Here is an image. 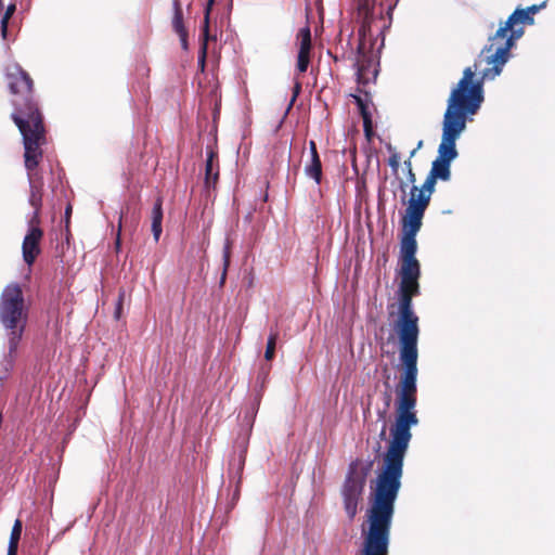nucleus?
<instances>
[{"instance_id":"nucleus-42","label":"nucleus","mask_w":555,"mask_h":555,"mask_svg":"<svg viewBox=\"0 0 555 555\" xmlns=\"http://www.w3.org/2000/svg\"><path fill=\"white\" fill-rule=\"evenodd\" d=\"M244 465V459L241 460V468L243 467Z\"/></svg>"},{"instance_id":"nucleus-1","label":"nucleus","mask_w":555,"mask_h":555,"mask_svg":"<svg viewBox=\"0 0 555 555\" xmlns=\"http://www.w3.org/2000/svg\"><path fill=\"white\" fill-rule=\"evenodd\" d=\"M439 179L428 172L422 186L413 185L405 215L402 218L400 241L398 288V318L393 330L399 339V359L403 371L397 385V401H417V343L420 318L413 310V298L421 294V263L416 259V234L422 228L423 218L435 193Z\"/></svg>"},{"instance_id":"nucleus-28","label":"nucleus","mask_w":555,"mask_h":555,"mask_svg":"<svg viewBox=\"0 0 555 555\" xmlns=\"http://www.w3.org/2000/svg\"><path fill=\"white\" fill-rule=\"evenodd\" d=\"M309 150H310L311 157H313L314 155H319L318 150H317V143L312 140L309 142Z\"/></svg>"},{"instance_id":"nucleus-12","label":"nucleus","mask_w":555,"mask_h":555,"mask_svg":"<svg viewBox=\"0 0 555 555\" xmlns=\"http://www.w3.org/2000/svg\"><path fill=\"white\" fill-rule=\"evenodd\" d=\"M219 179V160L218 153L212 149L207 151V158L205 164V190L209 193L215 190Z\"/></svg>"},{"instance_id":"nucleus-10","label":"nucleus","mask_w":555,"mask_h":555,"mask_svg":"<svg viewBox=\"0 0 555 555\" xmlns=\"http://www.w3.org/2000/svg\"><path fill=\"white\" fill-rule=\"evenodd\" d=\"M28 225V231L22 243V254L23 260L30 267L41 253L40 243L43 238V231L40 223H35L33 220H29Z\"/></svg>"},{"instance_id":"nucleus-30","label":"nucleus","mask_w":555,"mask_h":555,"mask_svg":"<svg viewBox=\"0 0 555 555\" xmlns=\"http://www.w3.org/2000/svg\"><path fill=\"white\" fill-rule=\"evenodd\" d=\"M70 215H72V206L67 205V207L65 209V218H66L67 223L69 222Z\"/></svg>"},{"instance_id":"nucleus-32","label":"nucleus","mask_w":555,"mask_h":555,"mask_svg":"<svg viewBox=\"0 0 555 555\" xmlns=\"http://www.w3.org/2000/svg\"><path fill=\"white\" fill-rule=\"evenodd\" d=\"M406 186H408V184H406L405 182L400 181V190H401V192H402L403 194H404V193H405V191H406Z\"/></svg>"},{"instance_id":"nucleus-29","label":"nucleus","mask_w":555,"mask_h":555,"mask_svg":"<svg viewBox=\"0 0 555 555\" xmlns=\"http://www.w3.org/2000/svg\"><path fill=\"white\" fill-rule=\"evenodd\" d=\"M403 165H404L405 171L413 170L412 159H410V158L405 159Z\"/></svg>"},{"instance_id":"nucleus-25","label":"nucleus","mask_w":555,"mask_h":555,"mask_svg":"<svg viewBox=\"0 0 555 555\" xmlns=\"http://www.w3.org/2000/svg\"><path fill=\"white\" fill-rule=\"evenodd\" d=\"M223 24H224V21H223V20L220 22V24H218L217 22H215V23L211 25V24L209 23V33H210V31H212V33H215V34H217V33L222 34V33H224V31H228V28H227V27H224V25H223Z\"/></svg>"},{"instance_id":"nucleus-21","label":"nucleus","mask_w":555,"mask_h":555,"mask_svg":"<svg viewBox=\"0 0 555 555\" xmlns=\"http://www.w3.org/2000/svg\"><path fill=\"white\" fill-rule=\"evenodd\" d=\"M215 1L216 0H207L205 11H204V22H203V26H202V31H203L202 35H209V17H210V12L215 4Z\"/></svg>"},{"instance_id":"nucleus-27","label":"nucleus","mask_w":555,"mask_h":555,"mask_svg":"<svg viewBox=\"0 0 555 555\" xmlns=\"http://www.w3.org/2000/svg\"><path fill=\"white\" fill-rule=\"evenodd\" d=\"M385 398H386V408H385V410L383 412H379V416L380 417H385L386 411H387V409L390 405V400H391L390 392H385Z\"/></svg>"},{"instance_id":"nucleus-20","label":"nucleus","mask_w":555,"mask_h":555,"mask_svg":"<svg viewBox=\"0 0 555 555\" xmlns=\"http://www.w3.org/2000/svg\"><path fill=\"white\" fill-rule=\"evenodd\" d=\"M388 151L390 152V156L388 157V165L392 170L395 176H398V170L400 166V154L389 144Z\"/></svg>"},{"instance_id":"nucleus-34","label":"nucleus","mask_w":555,"mask_h":555,"mask_svg":"<svg viewBox=\"0 0 555 555\" xmlns=\"http://www.w3.org/2000/svg\"><path fill=\"white\" fill-rule=\"evenodd\" d=\"M367 31L372 33V31H373V28H372L371 26H369ZM365 33H366V29H365V28H363V29H361V30H360V35H365Z\"/></svg>"},{"instance_id":"nucleus-3","label":"nucleus","mask_w":555,"mask_h":555,"mask_svg":"<svg viewBox=\"0 0 555 555\" xmlns=\"http://www.w3.org/2000/svg\"><path fill=\"white\" fill-rule=\"evenodd\" d=\"M4 79L11 94V119L21 132L22 140L47 137L43 114L35 94V82L17 63L4 68Z\"/></svg>"},{"instance_id":"nucleus-23","label":"nucleus","mask_w":555,"mask_h":555,"mask_svg":"<svg viewBox=\"0 0 555 555\" xmlns=\"http://www.w3.org/2000/svg\"><path fill=\"white\" fill-rule=\"evenodd\" d=\"M216 39H217V37H202L201 48H199V55H198V61L202 64V66H204V64H205V60H206V55H207L208 42L210 40H216Z\"/></svg>"},{"instance_id":"nucleus-18","label":"nucleus","mask_w":555,"mask_h":555,"mask_svg":"<svg viewBox=\"0 0 555 555\" xmlns=\"http://www.w3.org/2000/svg\"><path fill=\"white\" fill-rule=\"evenodd\" d=\"M278 338L279 332L276 330L271 331L268 337L267 347L264 351V358L267 361H271L274 358Z\"/></svg>"},{"instance_id":"nucleus-15","label":"nucleus","mask_w":555,"mask_h":555,"mask_svg":"<svg viewBox=\"0 0 555 555\" xmlns=\"http://www.w3.org/2000/svg\"><path fill=\"white\" fill-rule=\"evenodd\" d=\"M152 232L154 240L156 242L159 241L160 234L163 232L162 222H163V198L159 196L156 198L153 209H152Z\"/></svg>"},{"instance_id":"nucleus-9","label":"nucleus","mask_w":555,"mask_h":555,"mask_svg":"<svg viewBox=\"0 0 555 555\" xmlns=\"http://www.w3.org/2000/svg\"><path fill=\"white\" fill-rule=\"evenodd\" d=\"M542 5H531L527 9H517L496 30L495 35H506L511 31V35L521 34L524 31L521 25L533 24V15L542 8Z\"/></svg>"},{"instance_id":"nucleus-38","label":"nucleus","mask_w":555,"mask_h":555,"mask_svg":"<svg viewBox=\"0 0 555 555\" xmlns=\"http://www.w3.org/2000/svg\"><path fill=\"white\" fill-rule=\"evenodd\" d=\"M385 434H386V426L384 425V427L380 431V437H385Z\"/></svg>"},{"instance_id":"nucleus-35","label":"nucleus","mask_w":555,"mask_h":555,"mask_svg":"<svg viewBox=\"0 0 555 555\" xmlns=\"http://www.w3.org/2000/svg\"><path fill=\"white\" fill-rule=\"evenodd\" d=\"M299 35H306V36H309L310 35V29L309 28H305L302 29Z\"/></svg>"},{"instance_id":"nucleus-22","label":"nucleus","mask_w":555,"mask_h":555,"mask_svg":"<svg viewBox=\"0 0 555 555\" xmlns=\"http://www.w3.org/2000/svg\"><path fill=\"white\" fill-rule=\"evenodd\" d=\"M230 257H231V247H230V244L227 243L224 248H223V255H222L223 271H222V274H221V278H220V283L221 284L224 283L225 278H227L228 268L230 266Z\"/></svg>"},{"instance_id":"nucleus-17","label":"nucleus","mask_w":555,"mask_h":555,"mask_svg":"<svg viewBox=\"0 0 555 555\" xmlns=\"http://www.w3.org/2000/svg\"><path fill=\"white\" fill-rule=\"evenodd\" d=\"M305 173L313 179L317 184L322 181V163L319 155L311 157L309 164L305 166Z\"/></svg>"},{"instance_id":"nucleus-41","label":"nucleus","mask_w":555,"mask_h":555,"mask_svg":"<svg viewBox=\"0 0 555 555\" xmlns=\"http://www.w3.org/2000/svg\"><path fill=\"white\" fill-rule=\"evenodd\" d=\"M190 8H191V3H188V4H186V10L189 11V10H190Z\"/></svg>"},{"instance_id":"nucleus-7","label":"nucleus","mask_w":555,"mask_h":555,"mask_svg":"<svg viewBox=\"0 0 555 555\" xmlns=\"http://www.w3.org/2000/svg\"><path fill=\"white\" fill-rule=\"evenodd\" d=\"M384 39L385 37H358L356 61L358 88L366 89L367 85L375 82Z\"/></svg>"},{"instance_id":"nucleus-37","label":"nucleus","mask_w":555,"mask_h":555,"mask_svg":"<svg viewBox=\"0 0 555 555\" xmlns=\"http://www.w3.org/2000/svg\"><path fill=\"white\" fill-rule=\"evenodd\" d=\"M422 146H423V141L421 140V141H418L415 149L418 151L420 149H422Z\"/></svg>"},{"instance_id":"nucleus-39","label":"nucleus","mask_w":555,"mask_h":555,"mask_svg":"<svg viewBox=\"0 0 555 555\" xmlns=\"http://www.w3.org/2000/svg\"><path fill=\"white\" fill-rule=\"evenodd\" d=\"M4 9V1L0 0V11Z\"/></svg>"},{"instance_id":"nucleus-6","label":"nucleus","mask_w":555,"mask_h":555,"mask_svg":"<svg viewBox=\"0 0 555 555\" xmlns=\"http://www.w3.org/2000/svg\"><path fill=\"white\" fill-rule=\"evenodd\" d=\"M47 144L46 138L28 139L23 141L24 146V165L27 171L29 182V205L34 208L30 218L33 222L40 223V211L43 198V176L38 170V166L43 158L42 146Z\"/></svg>"},{"instance_id":"nucleus-4","label":"nucleus","mask_w":555,"mask_h":555,"mask_svg":"<svg viewBox=\"0 0 555 555\" xmlns=\"http://www.w3.org/2000/svg\"><path fill=\"white\" fill-rule=\"evenodd\" d=\"M28 320L22 287L17 283L8 284L0 296V323L8 337L9 365L12 366L17 347L22 340Z\"/></svg>"},{"instance_id":"nucleus-26","label":"nucleus","mask_w":555,"mask_h":555,"mask_svg":"<svg viewBox=\"0 0 555 555\" xmlns=\"http://www.w3.org/2000/svg\"><path fill=\"white\" fill-rule=\"evenodd\" d=\"M406 181H408V183H411L412 186L415 185L416 173L414 172V169L411 171H406Z\"/></svg>"},{"instance_id":"nucleus-24","label":"nucleus","mask_w":555,"mask_h":555,"mask_svg":"<svg viewBox=\"0 0 555 555\" xmlns=\"http://www.w3.org/2000/svg\"><path fill=\"white\" fill-rule=\"evenodd\" d=\"M124 299H125V291H120L118 294L115 312H114V317L116 320H119L121 317Z\"/></svg>"},{"instance_id":"nucleus-2","label":"nucleus","mask_w":555,"mask_h":555,"mask_svg":"<svg viewBox=\"0 0 555 555\" xmlns=\"http://www.w3.org/2000/svg\"><path fill=\"white\" fill-rule=\"evenodd\" d=\"M519 37H490L473 66L463 70V76L452 89L447 109L468 119L477 114L485 100L483 83L499 76L509 59V50Z\"/></svg>"},{"instance_id":"nucleus-13","label":"nucleus","mask_w":555,"mask_h":555,"mask_svg":"<svg viewBox=\"0 0 555 555\" xmlns=\"http://www.w3.org/2000/svg\"><path fill=\"white\" fill-rule=\"evenodd\" d=\"M171 27L178 35H189L191 31V21L185 18L181 0L172 1Z\"/></svg>"},{"instance_id":"nucleus-11","label":"nucleus","mask_w":555,"mask_h":555,"mask_svg":"<svg viewBox=\"0 0 555 555\" xmlns=\"http://www.w3.org/2000/svg\"><path fill=\"white\" fill-rule=\"evenodd\" d=\"M359 94H351L354 100L359 113L363 119V131L367 140L373 137V120L370 105L373 104L371 92L364 88H357Z\"/></svg>"},{"instance_id":"nucleus-16","label":"nucleus","mask_w":555,"mask_h":555,"mask_svg":"<svg viewBox=\"0 0 555 555\" xmlns=\"http://www.w3.org/2000/svg\"><path fill=\"white\" fill-rule=\"evenodd\" d=\"M23 522L16 519L11 530L8 555H17L18 542L21 540Z\"/></svg>"},{"instance_id":"nucleus-19","label":"nucleus","mask_w":555,"mask_h":555,"mask_svg":"<svg viewBox=\"0 0 555 555\" xmlns=\"http://www.w3.org/2000/svg\"><path fill=\"white\" fill-rule=\"evenodd\" d=\"M16 5L15 2H9L5 9V12L1 18V35H7L9 30V20L15 12Z\"/></svg>"},{"instance_id":"nucleus-40","label":"nucleus","mask_w":555,"mask_h":555,"mask_svg":"<svg viewBox=\"0 0 555 555\" xmlns=\"http://www.w3.org/2000/svg\"><path fill=\"white\" fill-rule=\"evenodd\" d=\"M122 215L119 217V229L121 228Z\"/></svg>"},{"instance_id":"nucleus-36","label":"nucleus","mask_w":555,"mask_h":555,"mask_svg":"<svg viewBox=\"0 0 555 555\" xmlns=\"http://www.w3.org/2000/svg\"><path fill=\"white\" fill-rule=\"evenodd\" d=\"M416 152H417V150H416V149H414L413 151H411V153H410V155H409V158H410V159H412V158L415 156Z\"/></svg>"},{"instance_id":"nucleus-31","label":"nucleus","mask_w":555,"mask_h":555,"mask_svg":"<svg viewBox=\"0 0 555 555\" xmlns=\"http://www.w3.org/2000/svg\"><path fill=\"white\" fill-rule=\"evenodd\" d=\"M300 89H301V85L299 82H297L294 87V96H296L299 93Z\"/></svg>"},{"instance_id":"nucleus-14","label":"nucleus","mask_w":555,"mask_h":555,"mask_svg":"<svg viewBox=\"0 0 555 555\" xmlns=\"http://www.w3.org/2000/svg\"><path fill=\"white\" fill-rule=\"evenodd\" d=\"M312 55V41L311 37H301L299 50L297 54L296 69L299 74H305L308 70Z\"/></svg>"},{"instance_id":"nucleus-5","label":"nucleus","mask_w":555,"mask_h":555,"mask_svg":"<svg viewBox=\"0 0 555 555\" xmlns=\"http://www.w3.org/2000/svg\"><path fill=\"white\" fill-rule=\"evenodd\" d=\"M469 119L446 109L442 121V138L438 146V156L431 164L429 172L441 181L451 179V163L454 160L459 152L456 150V140L465 130Z\"/></svg>"},{"instance_id":"nucleus-8","label":"nucleus","mask_w":555,"mask_h":555,"mask_svg":"<svg viewBox=\"0 0 555 555\" xmlns=\"http://www.w3.org/2000/svg\"><path fill=\"white\" fill-rule=\"evenodd\" d=\"M359 464L360 462L357 460L349 465L348 474L341 489L344 508L350 520H352L358 513V505L362 500L365 479L373 463L370 462L361 472L358 470Z\"/></svg>"},{"instance_id":"nucleus-33","label":"nucleus","mask_w":555,"mask_h":555,"mask_svg":"<svg viewBox=\"0 0 555 555\" xmlns=\"http://www.w3.org/2000/svg\"><path fill=\"white\" fill-rule=\"evenodd\" d=\"M181 38V44L184 49L188 47V37H180Z\"/></svg>"}]
</instances>
